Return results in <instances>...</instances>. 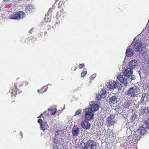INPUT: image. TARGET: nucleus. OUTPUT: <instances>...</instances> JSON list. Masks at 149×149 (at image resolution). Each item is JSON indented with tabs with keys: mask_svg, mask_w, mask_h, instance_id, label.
I'll list each match as a JSON object with an SVG mask.
<instances>
[{
	"mask_svg": "<svg viewBox=\"0 0 149 149\" xmlns=\"http://www.w3.org/2000/svg\"><path fill=\"white\" fill-rule=\"evenodd\" d=\"M90 111L94 112L97 111L99 109L98 105L96 104H91L89 107Z\"/></svg>",
	"mask_w": 149,
	"mask_h": 149,
	"instance_id": "9b49d317",
	"label": "nucleus"
},
{
	"mask_svg": "<svg viewBox=\"0 0 149 149\" xmlns=\"http://www.w3.org/2000/svg\"><path fill=\"white\" fill-rule=\"evenodd\" d=\"M148 68H149V61H148Z\"/></svg>",
	"mask_w": 149,
	"mask_h": 149,
	"instance_id": "a18cd8bd",
	"label": "nucleus"
},
{
	"mask_svg": "<svg viewBox=\"0 0 149 149\" xmlns=\"http://www.w3.org/2000/svg\"><path fill=\"white\" fill-rule=\"evenodd\" d=\"M85 67V65L84 63L80 64L79 65V69H82Z\"/></svg>",
	"mask_w": 149,
	"mask_h": 149,
	"instance_id": "c9c22d12",
	"label": "nucleus"
},
{
	"mask_svg": "<svg viewBox=\"0 0 149 149\" xmlns=\"http://www.w3.org/2000/svg\"><path fill=\"white\" fill-rule=\"evenodd\" d=\"M17 13L18 15V19H22L25 16V14L24 12L23 11H18L17 12Z\"/></svg>",
	"mask_w": 149,
	"mask_h": 149,
	"instance_id": "4be33fe9",
	"label": "nucleus"
},
{
	"mask_svg": "<svg viewBox=\"0 0 149 149\" xmlns=\"http://www.w3.org/2000/svg\"><path fill=\"white\" fill-rule=\"evenodd\" d=\"M143 125H144L145 127L148 129H149V119L145 120Z\"/></svg>",
	"mask_w": 149,
	"mask_h": 149,
	"instance_id": "cd10ccee",
	"label": "nucleus"
},
{
	"mask_svg": "<svg viewBox=\"0 0 149 149\" xmlns=\"http://www.w3.org/2000/svg\"><path fill=\"white\" fill-rule=\"evenodd\" d=\"M136 136H138L136 134H135L133 136V140L134 141H138L139 139L136 137Z\"/></svg>",
	"mask_w": 149,
	"mask_h": 149,
	"instance_id": "72a5a7b5",
	"label": "nucleus"
},
{
	"mask_svg": "<svg viewBox=\"0 0 149 149\" xmlns=\"http://www.w3.org/2000/svg\"><path fill=\"white\" fill-rule=\"evenodd\" d=\"M132 74V71L130 68H127L125 69L123 72L124 75L127 77L130 76Z\"/></svg>",
	"mask_w": 149,
	"mask_h": 149,
	"instance_id": "4468645a",
	"label": "nucleus"
},
{
	"mask_svg": "<svg viewBox=\"0 0 149 149\" xmlns=\"http://www.w3.org/2000/svg\"><path fill=\"white\" fill-rule=\"evenodd\" d=\"M52 12V8H50L49 9L48 11V12Z\"/></svg>",
	"mask_w": 149,
	"mask_h": 149,
	"instance_id": "ea45409f",
	"label": "nucleus"
},
{
	"mask_svg": "<svg viewBox=\"0 0 149 149\" xmlns=\"http://www.w3.org/2000/svg\"><path fill=\"white\" fill-rule=\"evenodd\" d=\"M104 91L102 90V91H101L100 92L101 93L102 92V93H101V94L99 93L97 94V95H96V99L97 100H100L101 98L102 97H104V95L105 94V93L106 92L105 91L104 93Z\"/></svg>",
	"mask_w": 149,
	"mask_h": 149,
	"instance_id": "6ab92c4d",
	"label": "nucleus"
},
{
	"mask_svg": "<svg viewBox=\"0 0 149 149\" xmlns=\"http://www.w3.org/2000/svg\"><path fill=\"white\" fill-rule=\"evenodd\" d=\"M140 92L139 89L137 86H134L128 90L126 91L125 94L132 97L134 98L137 96Z\"/></svg>",
	"mask_w": 149,
	"mask_h": 149,
	"instance_id": "f257e3e1",
	"label": "nucleus"
},
{
	"mask_svg": "<svg viewBox=\"0 0 149 149\" xmlns=\"http://www.w3.org/2000/svg\"><path fill=\"white\" fill-rule=\"evenodd\" d=\"M107 122L108 123V126L110 127L114 125L116 122L115 116L113 114H111L107 118Z\"/></svg>",
	"mask_w": 149,
	"mask_h": 149,
	"instance_id": "423d86ee",
	"label": "nucleus"
},
{
	"mask_svg": "<svg viewBox=\"0 0 149 149\" xmlns=\"http://www.w3.org/2000/svg\"><path fill=\"white\" fill-rule=\"evenodd\" d=\"M83 112L85 113V118L86 120L90 121L92 119L94 116L93 113L90 111L88 108L84 109Z\"/></svg>",
	"mask_w": 149,
	"mask_h": 149,
	"instance_id": "7ed1b4c3",
	"label": "nucleus"
},
{
	"mask_svg": "<svg viewBox=\"0 0 149 149\" xmlns=\"http://www.w3.org/2000/svg\"><path fill=\"white\" fill-rule=\"evenodd\" d=\"M43 120L41 118H39L38 120V122L40 124V128L41 130L45 131V130L47 129L48 125L47 122L44 119V116H43Z\"/></svg>",
	"mask_w": 149,
	"mask_h": 149,
	"instance_id": "20e7f679",
	"label": "nucleus"
},
{
	"mask_svg": "<svg viewBox=\"0 0 149 149\" xmlns=\"http://www.w3.org/2000/svg\"><path fill=\"white\" fill-rule=\"evenodd\" d=\"M109 100L110 104L112 105L117 102V99L115 96H113L109 98Z\"/></svg>",
	"mask_w": 149,
	"mask_h": 149,
	"instance_id": "f3484780",
	"label": "nucleus"
},
{
	"mask_svg": "<svg viewBox=\"0 0 149 149\" xmlns=\"http://www.w3.org/2000/svg\"><path fill=\"white\" fill-rule=\"evenodd\" d=\"M147 110L148 111V115H149V107L147 108Z\"/></svg>",
	"mask_w": 149,
	"mask_h": 149,
	"instance_id": "79ce46f5",
	"label": "nucleus"
},
{
	"mask_svg": "<svg viewBox=\"0 0 149 149\" xmlns=\"http://www.w3.org/2000/svg\"><path fill=\"white\" fill-rule=\"evenodd\" d=\"M118 76L117 78V79L120 81L122 84H123L125 85L126 84H127V81L126 79L123 78V75L119 74H118Z\"/></svg>",
	"mask_w": 149,
	"mask_h": 149,
	"instance_id": "1a4fd4ad",
	"label": "nucleus"
},
{
	"mask_svg": "<svg viewBox=\"0 0 149 149\" xmlns=\"http://www.w3.org/2000/svg\"><path fill=\"white\" fill-rule=\"evenodd\" d=\"M22 86H26L27 85H28L29 84V82L28 81H24L23 82V83H22Z\"/></svg>",
	"mask_w": 149,
	"mask_h": 149,
	"instance_id": "473e14b6",
	"label": "nucleus"
},
{
	"mask_svg": "<svg viewBox=\"0 0 149 149\" xmlns=\"http://www.w3.org/2000/svg\"><path fill=\"white\" fill-rule=\"evenodd\" d=\"M62 5H64V2L63 1H60L58 3V7L59 8L62 7Z\"/></svg>",
	"mask_w": 149,
	"mask_h": 149,
	"instance_id": "f704fd0d",
	"label": "nucleus"
},
{
	"mask_svg": "<svg viewBox=\"0 0 149 149\" xmlns=\"http://www.w3.org/2000/svg\"><path fill=\"white\" fill-rule=\"evenodd\" d=\"M132 78H133V77H132V79H132Z\"/></svg>",
	"mask_w": 149,
	"mask_h": 149,
	"instance_id": "49530a36",
	"label": "nucleus"
},
{
	"mask_svg": "<svg viewBox=\"0 0 149 149\" xmlns=\"http://www.w3.org/2000/svg\"><path fill=\"white\" fill-rule=\"evenodd\" d=\"M132 78H133V77H132V79H132Z\"/></svg>",
	"mask_w": 149,
	"mask_h": 149,
	"instance_id": "de8ad7c7",
	"label": "nucleus"
},
{
	"mask_svg": "<svg viewBox=\"0 0 149 149\" xmlns=\"http://www.w3.org/2000/svg\"><path fill=\"white\" fill-rule=\"evenodd\" d=\"M54 143H55L54 144V148H56V149H61L63 147V146L62 144L58 143H55V142H54Z\"/></svg>",
	"mask_w": 149,
	"mask_h": 149,
	"instance_id": "a878e982",
	"label": "nucleus"
},
{
	"mask_svg": "<svg viewBox=\"0 0 149 149\" xmlns=\"http://www.w3.org/2000/svg\"><path fill=\"white\" fill-rule=\"evenodd\" d=\"M48 111H54L53 112H52L51 113L52 115H54L56 114V109L55 108L54 109H48Z\"/></svg>",
	"mask_w": 149,
	"mask_h": 149,
	"instance_id": "c756f323",
	"label": "nucleus"
},
{
	"mask_svg": "<svg viewBox=\"0 0 149 149\" xmlns=\"http://www.w3.org/2000/svg\"><path fill=\"white\" fill-rule=\"evenodd\" d=\"M4 2H8L10 0H3Z\"/></svg>",
	"mask_w": 149,
	"mask_h": 149,
	"instance_id": "37998d69",
	"label": "nucleus"
},
{
	"mask_svg": "<svg viewBox=\"0 0 149 149\" xmlns=\"http://www.w3.org/2000/svg\"><path fill=\"white\" fill-rule=\"evenodd\" d=\"M119 83L116 82L113 80H111L109 81L107 87L110 89H113L118 87Z\"/></svg>",
	"mask_w": 149,
	"mask_h": 149,
	"instance_id": "0eeeda50",
	"label": "nucleus"
},
{
	"mask_svg": "<svg viewBox=\"0 0 149 149\" xmlns=\"http://www.w3.org/2000/svg\"><path fill=\"white\" fill-rule=\"evenodd\" d=\"M14 86L15 87H17L19 88V90L21 87L22 86V85L21 82L18 81L15 84Z\"/></svg>",
	"mask_w": 149,
	"mask_h": 149,
	"instance_id": "bb28decb",
	"label": "nucleus"
},
{
	"mask_svg": "<svg viewBox=\"0 0 149 149\" xmlns=\"http://www.w3.org/2000/svg\"><path fill=\"white\" fill-rule=\"evenodd\" d=\"M77 67L76 66H74V67H72L71 68L72 71H75L77 69Z\"/></svg>",
	"mask_w": 149,
	"mask_h": 149,
	"instance_id": "4c0bfd02",
	"label": "nucleus"
},
{
	"mask_svg": "<svg viewBox=\"0 0 149 149\" xmlns=\"http://www.w3.org/2000/svg\"><path fill=\"white\" fill-rule=\"evenodd\" d=\"M96 146L95 142L92 140H88L84 143L83 149H95Z\"/></svg>",
	"mask_w": 149,
	"mask_h": 149,
	"instance_id": "f03ea898",
	"label": "nucleus"
},
{
	"mask_svg": "<svg viewBox=\"0 0 149 149\" xmlns=\"http://www.w3.org/2000/svg\"><path fill=\"white\" fill-rule=\"evenodd\" d=\"M137 61L135 60L130 61L128 63V66L130 68L132 69L134 68L137 65Z\"/></svg>",
	"mask_w": 149,
	"mask_h": 149,
	"instance_id": "f8f14e48",
	"label": "nucleus"
},
{
	"mask_svg": "<svg viewBox=\"0 0 149 149\" xmlns=\"http://www.w3.org/2000/svg\"><path fill=\"white\" fill-rule=\"evenodd\" d=\"M33 6L31 4H28L26 6L25 11L26 13L30 14L32 12Z\"/></svg>",
	"mask_w": 149,
	"mask_h": 149,
	"instance_id": "2eb2a0df",
	"label": "nucleus"
},
{
	"mask_svg": "<svg viewBox=\"0 0 149 149\" xmlns=\"http://www.w3.org/2000/svg\"><path fill=\"white\" fill-rule=\"evenodd\" d=\"M65 13V12L64 11V10L62 9L60 11L57 12L56 16L57 17H64V14Z\"/></svg>",
	"mask_w": 149,
	"mask_h": 149,
	"instance_id": "5701e85b",
	"label": "nucleus"
},
{
	"mask_svg": "<svg viewBox=\"0 0 149 149\" xmlns=\"http://www.w3.org/2000/svg\"><path fill=\"white\" fill-rule=\"evenodd\" d=\"M53 149H56V148H54Z\"/></svg>",
	"mask_w": 149,
	"mask_h": 149,
	"instance_id": "09e8293b",
	"label": "nucleus"
},
{
	"mask_svg": "<svg viewBox=\"0 0 149 149\" xmlns=\"http://www.w3.org/2000/svg\"><path fill=\"white\" fill-rule=\"evenodd\" d=\"M20 134H21V136L22 137V136L23 134H22V132H20Z\"/></svg>",
	"mask_w": 149,
	"mask_h": 149,
	"instance_id": "c03bdc74",
	"label": "nucleus"
},
{
	"mask_svg": "<svg viewBox=\"0 0 149 149\" xmlns=\"http://www.w3.org/2000/svg\"><path fill=\"white\" fill-rule=\"evenodd\" d=\"M148 95L147 93H143L142 95V97L141 100V102L142 103L146 102L148 101Z\"/></svg>",
	"mask_w": 149,
	"mask_h": 149,
	"instance_id": "a211bd4d",
	"label": "nucleus"
},
{
	"mask_svg": "<svg viewBox=\"0 0 149 149\" xmlns=\"http://www.w3.org/2000/svg\"><path fill=\"white\" fill-rule=\"evenodd\" d=\"M17 12L16 13H13L9 16V18L11 19H19Z\"/></svg>",
	"mask_w": 149,
	"mask_h": 149,
	"instance_id": "412c9836",
	"label": "nucleus"
},
{
	"mask_svg": "<svg viewBox=\"0 0 149 149\" xmlns=\"http://www.w3.org/2000/svg\"><path fill=\"white\" fill-rule=\"evenodd\" d=\"M96 77V74H94L92 75L90 77V79L91 80H93L95 77Z\"/></svg>",
	"mask_w": 149,
	"mask_h": 149,
	"instance_id": "e433bc0d",
	"label": "nucleus"
},
{
	"mask_svg": "<svg viewBox=\"0 0 149 149\" xmlns=\"http://www.w3.org/2000/svg\"><path fill=\"white\" fill-rule=\"evenodd\" d=\"M131 103L128 100H127L123 104L124 108H128L131 105Z\"/></svg>",
	"mask_w": 149,
	"mask_h": 149,
	"instance_id": "b1692460",
	"label": "nucleus"
},
{
	"mask_svg": "<svg viewBox=\"0 0 149 149\" xmlns=\"http://www.w3.org/2000/svg\"><path fill=\"white\" fill-rule=\"evenodd\" d=\"M46 111H45V112H44V113H43V114H41L40 115V116L39 117H38V118H39V117H41L42 116H43V115L44 116H45V113H46Z\"/></svg>",
	"mask_w": 149,
	"mask_h": 149,
	"instance_id": "58836bf2",
	"label": "nucleus"
},
{
	"mask_svg": "<svg viewBox=\"0 0 149 149\" xmlns=\"http://www.w3.org/2000/svg\"><path fill=\"white\" fill-rule=\"evenodd\" d=\"M79 129L77 127V126H74L72 131V136H77L78 134H79Z\"/></svg>",
	"mask_w": 149,
	"mask_h": 149,
	"instance_id": "9d476101",
	"label": "nucleus"
},
{
	"mask_svg": "<svg viewBox=\"0 0 149 149\" xmlns=\"http://www.w3.org/2000/svg\"><path fill=\"white\" fill-rule=\"evenodd\" d=\"M34 38L33 37H31L30 38H27L26 39V42L27 43H28V42H29V43L32 42V40H34Z\"/></svg>",
	"mask_w": 149,
	"mask_h": 149,
	"instance_id": "c85d7f7f",
	"label": "nucleus"
},
{
	"mask_svg": "<svg viewBox=\"0 0 149 149\" xmlns=\"http://www.w3.org/2000/svg\"><path fill=\"white\" fill-rule=\"evenodd\" d=\"M47 88V87L46 86H44L41 89L38 90V91L40 93H43L46 91Z\"/></svg>",
	"mask_w": 149,
	"mask_h": 149,
	"instance_id": "393cba45",
	"label": "nucleus"
},
{
	"mask_svg": "<svg viewBox=\"0 0 149 149\" xmlns=\"http://www.w3.org/2000/svg\"><path fill=\"white\" fill-rule=\"evenodd\" d=\"M134 54V52L131 48H128L126 52V55L129 57L132 56Z\"/></svg>",
	"mask_w": 149,
	"mask_h": 149,
	"instance_id": "dca6fc26",
	"label": "nucleus"
},
{
	"mask_svg": "<svg viewBox=\"0 0 149 149\" xmlns=\"http://www.w3.org/2000/svg\"><path fill=\"white\" fill-rule=\"evenodd\" d=\"M87 71H82L81 74V76L82 77H84L87 74Z\"/></svg>",
	"mask_w": 149,
	"mask_h": 149,
	"instance_id": "2f4dec72",
	"label": "nucleus"
},
{
	"mask_svg": "<svg viewBox=\"0 0 149 149\" xmlns=\"http://www.w3.org/2000/svg\"><path fill=\"white\" fill-rule=\"evenodd\" d=\"M81 125L82 127L86 130H88L91 127V124L87 120H84L81 122Z\"/></svg>",
	"mask_w": 149,
	"mask_h": 149,
	"instance_id": "6e6552de",
	"label": "nucleus"
},
{
	"mask_svg": "<svg viewBox=\"0 0 149 149\" xmlns=\"http://www.w3.org/2000/svg\"><path fill=\"white\" fill-rule=\"evenodd\" d=\"M12 93L13 95H17L18 91H19L18 93H20L19 92V88L17 87H15L14 86L12 88Z\"/></svg>",
	"mask_w": 149,
	"mask_h": 149,
	"instance_id": "aec40b11",
	"label": "nucleus"
},
{
	"mask_svg": "<svg viewBox=\"0 0 149 149\" xmlns=\"http://www.w3.org/2000/svg\"><path fill=\"white\" fill-rule=\"evenodd\" d=\"M81 110L80 109L77 110L75 112V116H77L78 115H79V114H81Z\"/></svg>",
	"mask_w": 149,
	"mask_h": 149,
	"instance_id": "7c9ffc66",
	"label": "nucleus"
},
{
	"mask_svg": "<svg viewBox=\"0 0 149 149\" xmlns=\"http://www.w3.org/2000/svg\"><path fill=\"white\" fill-rule=\"evenodd\" d=\"M144 125L139 127L138 129V131L141 135H143L146 132L148 129L144 126Z\"/></svg>",
	"mask_w": 149,
	"mask_h": 149,
	"instance_id": "ddd939ff",
	"label": "nucleus"
},
{
	"mask_svg": "<svg viewBox=\"0 0 149 149\" xmlns=\"http://www.w3.org/2000/svg\"><path fill=\"white\" fill-rule=\"evenodd\" d=\"M147 88L149 89V83H147Z\"/></svg>",
	"mask_w": 149,
	"mask_h": 149,
	"instance_id": "a19ab883",
	"label": "nucleus"
},
{
	"mask_svg": "<svg viewBox=\"0 0 149 149\" xmlns=\"http://www.w3.org/2000/svg\"><path fill=\"white\" fill-rule=\"evenodd\" d=\"M142 45V44L141 41L139 39L137 40L134 45L133 48L135 52H138L140 51Z\"/></svg>",
	"mask_w": 149,
	"mask_h": 149,
	"instance_id": "39448f33",
	"label": "nucleus"
}]
</instances>
